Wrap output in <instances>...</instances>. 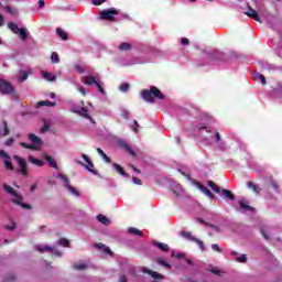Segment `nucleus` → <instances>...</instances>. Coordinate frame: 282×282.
I'll return each instance as SVG.
<instances>
[{
	"label": "nucleus",
	"mask_w": 282,
	"mask_h": 282,
	"mask_svg": "<svg viewBox=\"0 0 282 282\" xmlns=\"http://www.w3.org/2000/svg\"><path fill=\"white\" fill-rule=\"evenodd\" d=\"M118 50L119 52H131L133 46L127 42H123L118 46Z\"/></svg>",
	"instance_id": "obj_22"
},
{
	"label": "nucleus",
	"mask_w": 282,
	"mask_h": 282,
	"mask_svg": "<svg viewBox=\"0 0 282 282\" xmlns=\"http://www.w3.org/2000/svg\"><path fill=\"white\" fill-rule=\"evenodd\" d=\"M181 43H182L183 45H189L191 41H189L187 37H183V39L181 40Z\"/></svg>",
	"instance_id": "obj_60"
},
{
	"label": "nucleus",
	"mask_w": 282,
	"mask_h": 282,
	"mask_svg": "<svg viewBox=\"0 0 282 282\" xmlns=\"http://www.w3.org/2000/svg\"><path fill=\"white\" fill-rule=\"evenodd\" d=\"M182 237H184L185 239H189V241H193L194 239H196L193 234H191V231H183L182 232Z\"/></svg>",
	"instance_id": "obj_43"
},
{
	"label": "nucleus",
	"mask_w": 282,
	"mask_h": 282,
	"mask_svg": "<svg viewBox=\"0 0 282 282\" xmlns=\"http://www.w3.org/2000/svg\"><path fill=\"white\" fill-rule=\"evenodd\" d=\"M172 257H175V259H184V253H177L176 256H175V251H172Z\"/></svg>",
	"instance_id": "obj_58"
},
{
	"label": "nucleus",
	"mask_w": 282,
	"mask_h": 282,
	"mask_svg": "<svg viewBox=\"0 0 282 282\" xmlns=\"http://www.w3.org/2000/svg\"><path fill=\"white\" fill-rule=\"evenodd\" d=\"M37 250L41 253H43V252H54V248H52L51 246H37Z\"/></svg>",
	"instance_id": "obj_33"
},
{
	"label": "nucleus",
	"mask_w": 282,
	"mask_h": 282,
	"mask_svg": "<svg viewBox=\"0 0 282 282\" xmlns=\"http://www.w3.org/2000/svg\"><path fill=\"white\" fill-rule=\"evenodd\" d=\"M116 14H120V11L118 9L111 8L100 11V19H102L104 21H116V19L113 18L116 17Z\"/></svg>",
	"instance_id": "obj_5"
},
{
	"label": "nucleus",
	"mask_w": 282,
	"mask_h": 282,
	"mask_svg": "<svg viewBox=\"0 0 282 282\" xmlns=\"http://www.w3.org/2000/svg\"><path fill=\"white\" fill-rule=\"evenodd\" d=\"M4 10L9 13L12 14V17H18L19 15V10L17 8H12L10 6L4 7Z\"/></svg>",
	"instance_id": "obj_29"
},
{
	"label": "nucleus",
	"mask_w": 282,
	"mask_h": 282,
	"mask_svg": "<svg viewBox=\"0 0 282 282\" xmlns=\"http://www.w3.org/2000/svg\"><path fill=\"white\" fill-rule=\"evenodd\" d=\"M57 177H58L59 180H62V182H64L65 188H67V186H70V184H69V177H67V175H65V174H58Z\"/></svg>",
	"instance_id": "obj_37"
},
{
	"label": "nucleus",
	"mask_w": 282,
	"mask_h": 282,
	"mask_svg": "<svg viewBox=\"0 0 282 282\" xmlns=\"http://www.w3.org/2000/svg\"><path fill=\"white\" fill-rule=\"evenodd\" d=\"M207 185L209 186V188H212V191H214V193H216V195L221 194V188L219 187V185H217V183L213 181H208Z\"/></svg>",
	"instance_id": "obj_18"
},
{
	"label": "nucleus",
	"mask_w": 282,
	"mask_h": 282,
	"mask_svg": "<svg viewBox=\"0 0 282 282\" xmlns=\"http://www.w3.org/2000/svg\"><path fill=\"white\" fill-rule=\"evenodd\" d=\"M58 242L63 248H69V240L67 238H59Z\"/></svg>",
	"instance_id": "obj_41"
},
{
	"label": "nucleus",
	"mask_w": 282,
	"mask_h": 282,
	"mask_svg": "<svg viewBox=\"0 0 282 282\" xmlns=\"http://www.w3.org/2000/svg\"><path fill=\"white\" fill-rule=\"evenodd\" d=\"M118 147H120V149H123V151L126 153H129V155H132V158H135L138 154L135 153V151H133V149H131V145H129V143L124 140H118L117 141Z\"/></svg>",
	"instance_id": "obj_10"
},
{
	"label": "nucleus",
	"mask_w": 282,
	"mask_h": 282,
	"mask_svg": "<svg viewBox=\"0 0 282 282\" xmlns=\"http://www.w3.org/2000/svg\"><path fill=\"white\" fill-rule=\"evenodd\" d=\"M8 28H9V30H11V32H12L13 34H19V25H17V23H14V22H9V23H8Z\"/></svg>",
	"instance_id": "obj_34"
},
{
	"label": "nucleus",
	"mask_w": 282,
	"mask_h": 282,
	"mask_svg": "<svg viewBox=\"0 0 282 282\" xmlns=\"http://www.w3.org/2000/svg\"><path fill=\"white\" fill-rule=\"evenodd\" d=\"M236 261H238V263H247L248 257L246 254H241L240 257L236 258Z\"/></svg>",
	"instance_id": "obj_47"
},
{
	"label": "nucleus",
	"mask_w": 282,
	"mask_h": 282,
	"mask_svg": "<svg viewBox=\"0 0 282 282\" xmlns=\"http://www.w3.org/2000/svg\"><path fill=\"white\" fill-rule=\"evenodd\" d=\"M102 159L105 160V162H107V164H111V159L107 154H105Z\"/></svg>",
	"instance_id": "obj_62"
},
{
	"label": "nucleus",
	"mask_w": 282,
	"mask_h": 282,
	"mask_svg": "<svg viewBox=\"0 0 282 282\" xmlns=\"http://www.w3.org/2000/svg\"><path fill=\"white\" fill-rule=\"evenodd\" d=\"M3 188L7 193H9V195H12V197H17V199H19V197H21V195H19V193H17L14 191V188H12L10 185L8 184H4L3 185Z\"/></svg>",
	"instance_id": "obj_19"
},
{
	"label": "nucleus",
	"mask_w": 282,
	"mask_h": 282,
	"mask_svg": "<svg viewBox=\"0 0 282 282\" xmlns=\"http://www.w3.org/2000/svg\"><path fill=\"white\" fill-rule=\"evenodd\" d=\"M12 204L21 206V208H24L26 210H32V205L23 203V196L21 195L18 198H13Z\"/></svg>",
	"instance_id": "obj_12"
},
{
	"label": "nucleus",
	"mask_w": 282,
	"mask_h": 282,
	"mask_svg": "<svg viewBox=\"0 0 282 282\" xmlns=\"http://www.w3.org/2000/svg\"><path fill=\"white\" fill-rule=\"evenodd\" d=\"M43 78H44L45 80H48L50 83H54V80H56L55 75L52 74V73H47V72H44V73H43Z\"/></svg>",
	"instance_id": "obj_30"
},
{
	"label": "nucleus",
	"mask_w": 282,
	"mask_h": 282,
	"mask_svg": "<svg viewBox=\"0 0 282 282\" xmlns=\"http://www.w3.org/2000/svg\"><path fill=\"white\" fill-rule=\"evenodd\" d=\"M196 221H198V224H204V226H206L207 228H213V230H216V232H219V227H217L213 224L206 223V220H204L202 218H197Z\"/></svg>",
	"instance_id": "obj_25"
},
{
	"label": "nucleus",
	"mask_w": 282,
	"mask_h": 282,
	"mask_svg": "<svg viewBox=\"0 0 282 282\" xmlns=\"http://www.w3.org/2000/svg\"><path fill=\"white\" fill-rule=\"evenodd\" d=\"M239 206L242 210H249L251 213L254 210V207L245 204L243 200H239Z\"/></svg>",
	"instance_id": "obj_36"
},
{
	"label": "nucleus",
	"mask_w": 282,
	"mask_h": 282,
	"mask_svg": "<svg viewBox=\"0 0 282 282\" xmlns=\"http://www.w3.org/2000/svg\"><path fill=\"white\" fill-rule=\"evenodd\" d=\"M183 175H185V177H187V180H191L192 184L194 186H196V188H198V191L200 193H204V195H206V197H208L209 199H215V194H213V192H210V189H208V187L204 186L202 183H199V181L191 178V176L186 175L185 173H183Z\"/></svg>",
	"instance_id": "obj_4"
},
{
	"label": "nucleus",
	"mask_w": 282,
	"mask_h": 282,
	"mask_svg": "<svg viewBox=\"0 0 282 282\" xmlns=\"http://www.w3.org/2000/svg\"><path fill=\"white\" fill-rule=\"evenodd\" d=\"M130 113H131V112H129V110H127V109H124V108H121L120 116H121V118H123V120H129Z\"/></svg>",
	"instance_id": "obj_42"
},
{
	"label": "nucleus",
	"mask_w": 282,
	"mask_h": 282,
	"mask_svg": "<svg viewBox=\"0 0 282 282\" xmlns=\"http://www.w3.org/2000/svg\"><path fill=\"white\" fill-rule=\"evenodd\" d=\"M4 166L8 171H14V165H12V158L4 160Z\"/></svg>",
	"instance_id": "obj_38"
},
{
	"label": "nucleus",
	"mask_w": 282,
	"mask_h": 282,
	"mask_svg": "<svg viewBox=\"0 0 282 282\" xmlns=\"http://www.w3.org/2000/svg\"><path fill=\"white\" fill-rule=\"evenodd\" d=\"M3 130L0 129V138H6V135H10V128H8V121L2 120L1 122Z\"/></svg>",
	"instance_id": "obj_16"
},
{
	"label": "nucleus",
	"mask_w": 282,
	"mask_h": 282,
	"mask_svg": "<svg viewBox=\"0 0 282 282\" xmlns=\"http://www.w3.org/2000/svg\"><path fill=\"white\" fill-rule=\"evenodd\" d=\"M74 268H75V270H86L87 264H85V263L75 264Z\"/></svg>",
	"instance_id": "obj_52"
},
{
	"label": "nucleus",
	"mask_w": 282,
	"mask_h": 282,
	"mask_svg": "<svg viewBox=\"0 0 282 282\" xmlns=\"http://www.w3.org/2000/svg\"><path fill=\"white\" fill-rule=\"evenodd\" d=\"M79 113L83 116V118H89V112L85 108H82Z\"/></svg>",
	"instance_id": "obj_51"
},
{
	"label": "nucleus",
	"mask_w": 282,
	"mask_h": 282,
	"mask_svg": "<svg viewBox=\"0 0 282 282\" xmlns=\"http://www.w3.org/2000/svg\"><path fill=\"white\" fill-rule=\"evenodd\" d=\"M28 138L32 144L21 142L20 147L23 149H30L31 151H40L41 147H43V140L34 133H29Z\"/></svg>",
	"instance_id": "obj_3"
},
{
	"label": "nucleus",
	"mask_w": 282,
	"mask_h": 282,
	"mask_svg": "<svg viewBox=\"0 0 282 282\" xmlns=\"http://www.w3.org/2000/svg\"><path fill=\"white\" fill-rule=\"evenodd\" d=\"M6 147H12L14 144V138H9L6 142H4Z\"/></svg>",
	"instance_id": "obj_54"
},
{
	"label": "nucleus",
	"mask_w": 282,
	"mask_h": 282,
	"mask_svg": "<svg viewBox=\"0 0 282 282\" xmlns=\"http://www.w3.org/2000/svg\"><path fill=\"white\" fill-rule=\"evenodd\" d=\"M56 34H58L62 41H67V39L69 37L67 33H65V31H63V29L61 28L56 29Z\"/></svg>",
	"instance_id": "obj_32"
},
{
	"label": "nucleus",
	"mask_w": 282,
	"mask_h": 282,
	"mask_svg": "<svg viewBox=\"0 0 282 282\" xmlns=\"http://www.w3.org/2000/svg\"><path fill=\"white\" fill-rule=\"evenodd\" d=\"M141 98H143L145 100V102H155L154 98H159V100H164L166 98V96H164V94H162V90H160L158 87L155 86H151L150 90L149 89H143L141 91Z\"/></svg>",
	"instance_id": "obj_2"
},
{
	"label": "nucleus",
	"mask_w": 282,
	"mask_h": 282,
	"mask_svg": "<svg viewBox=\"0 0 282 282\" xmlns=\"http://www.w3.org/2000/svg\"><path fill=\"white\" fill-rule=\"evenodd\" d=\"M13 160H15V162H18L19 166H20V173L21 175L26 176L28 175V163L25 162V160H23L21 156L19 155H14Z\"/></svg>",
	"instance_id": "obj_11"
},
{
	"label": "nucleus",
	"mask_w": 282,
	"mask_h": 282,
	"mask_svg": "<svg viewBox=\"0 0 282 282\" xmlns=\"http://www.w3.org/2000/svg\"><path fill=\"white\" fill-rule=\"evenodd\" d=\"M132 182H133V184H137L138 186H142V180H140L135 176L132 177Z\"/></svg>",
	"instance_id": "obj_55"
},
{
	"label": "nucleus",
	"mask_w": 282,
	"mask_h": 282,
	"mask_svg": "<svg viewBox=\"0 0 282 282\" xmlns=\"http://www.w3.org/2000/svg\"><path fill=\"white\" fill-rule=\"evenodd\" d=\"M95 246L99 250H102L106 254H110V256L113 254V252H111V248L107 247L105 243L99 242V243H97Z\"/></svg>",
	"instance_id": "obj_24"
},
{
	"label": "nucleus",
	"mask_w": 282,
	"mask_h": 282,
	"mask_svg": "<svg viewBox=\"0 0 282 282\" xmlns=\"http://www.w3.org/2000/svg\"><path fill=\"white\" fill-rule=\"evenodd\" d=\"M82 158L87 164L85 165L83 162H79V164H82V166H85V169H87L89 173H93V175H98V170H94V162L89 160V156L87 154H83Z\"/></svg>",
	"instance_id": "obj_7"
},
{
	"label": "nucleus",
	"mask_w": 282,
	"mask_h": 282,
	"mask_svg": "<svg viewBox=\"0 0 282 282\" xmlns=\"http://www.w3.org/2000/svg\"><path fill=\"white\" fill-rule=\"evenodd\" d=\"M118 147H120V149H123V151L126 153H129V155H132V158H135L138 154L135 153V151H133V149H131V145H129V143L124 140H118L117 141Z\"/></svg>",
	"instance_id": "obj_9"
},
{
	"label": "nucleus",
	"mask_w": 282,
	"mask_h": 282,
	"mask_svg": "<svg viewBox=\"0 0 282 282\" xmlns=\"http://www.w3.org/2000/svg\"><path fill=\"white\" fill-rule=\"evenodd\" d=\"M0 158H4V160H10V156L8 152H4L3 150H0Z\"/></svg>",
	"instance_id": "obj_53"
},
{
	"label": "nucleus",
	"mask_w": 282,
	"mask_h": 282,
	"mask_svg": "<svg viewBox=\"0 0 282 282\" xmlns=\"http://www.w3.org/2000/svg\"><path fill=\"white\" fill-rule=\"evenodd\" d=\"M212 250H214V252H221V248H219L217 243L212 245Z\"/></svg>",
	"instance_id": "obj_56"
},
{
	"label": "nucleus",
	"mask_w": 282,
	"mask_h": 282,
	"mask_svg": "<svg viewBox=\"0 0 282 282\" xmlns=\"http://www.w3.org/2000/svg\"><path fill=\"white\" fill-rule=\"evenodd\" d=\"M29 162H31V164H35V166H43V164H45L42 160L34 156H29Z\"/></svg>",
	"instance_id": "obj_31"
},
{
	"label": "nucleus",
	"mask_w": 282,
	"mask_h": 282,
	"mask_svg": "<svg viewBox=\"0 0 282 282\" xmlns=\"http://www.w3.org/2000/svg\"><path fill=\"white\" fill-rule=\"evenodd\" d=\"M215 142L216 144H220V149H226V144H224V140H221V134L219 132L215 133Z\"/></svg>",
	"instance_id": "obj_28"
},
{
	"label": "nucleus",
	"mask_w": 282,
	"mask_h": 282,
	"mask_svg": "<svg viewBox=\"0 0 282 282\" xmlns=\"http://www.w3.org/2000/svg\"><path fill=\"white\" fill-rule=\"evenodd\" d=\"M112 169H115L119 175H122V177H129V173L124 172V169L120 164L112 163Z\"/></svg>",
	"instance_id": "obj_15"
},
{
	"label": "nucleus",
	"mask_w": 282,
	"mask_h": 282,
	"mask_svg": "<svg viewBox=\"0 0 282 282\" xmlns=\"http://www.w3.org/2000/svg\"><path fill=\"white\" fill-rule=\"evenodd\" d=\"M128 232H129V235H135L137 237H142V232L138 228H134V227H129Z\"/></svg>",
	"instance_id": "obj_35"
},
{
	"label": "nucleus",
	"mask_w": 282,
	"mask_h": 282,
	"mask_svg": "<svg viewBox=\"0 0 282 282\" xmlns=\"http://www.w3.org/2000/svg\"><path fill=\"white\" fill-rule=\"evenodd\" d=\"M43 158L47 161V164L48 166H51V169L58 170V164L56 163V161H54V158L50 156L48 154H43Z\"/></svg>",
	"instance_id": "obj_14"
},
{
	"label": "nucleus",
	"mask_w": 282,
	"mask_h": 282,
	"mask_svg": "<svg viewBox=\"0 0 282 282\" xmlns=\"http://www.w3.org/2000/svg\"><path fill=\"white\" fill-rule=\"evenodd\" d=\"M41 107H56V102H52L50 100H41L37 101L36 104V108H41Z\"/></svg>",
	"instance_id": "obj_21"
},
{
	"label": "nucleus",
	"mask_w": 282,
	"mask_h": 282,
	"mask_svg": "<svg viewBox=\"0 0 282 282\" xmlns=\"http://www.w3.org/2000/svg\"><path fill=\"white\" fill-rule=\"evenodd\" d=\"M119 282H127V275H121Z\"/></svg>",
	"instance_id": "obj_64"
},
{
	"label": "nucleus",
	"mask_w": 282,
	"mask_h": 282,
	"mask_svg": "<svg viewBox=\"0 0 282 282\" xmlns=\"http://www.w3.org/2000/svg\"><path fill=\"white\" fill-rule=\"evenodd\" d=\"M45 131H50V124L47 122H45L44 126L41 128L42 133H45Z\"/></svg>",
	"instance_id": "obj_57"
},
{
	"label": "nucleus",
	"mask_w": 282,
	"mask_h": 282,
	"mask_svg": "<svg viewBox=\"0 0 282 282\" xmlns=\"http://www.w3.org/2000/svg\"><path fill=\"white\" fill-rule=\"evenodd\" d=\"M51 61H52V63H54V64L61 63V58L58 57V53H52V55H51Z\"/></svg>",
	"instance_id": "obj_45"
},
{
	"label": "nucleus",
	"mask_w": 282,
	"mask_h": 282,
	"mask_svg": "<svg viewBox=\"0 0 282 282\" xmlns=\"http://www.w3.org/2000/svg\"><path fill=\"white\" fill-rule=\"evenodd\" d=\"M0 93L3 95L14 94V86H11L6 79H0Z\"/></svg>",
	"instance_id": "obj_6"
},
{
	"label": "nucleus",
	"mask_w": 282,
	"mask_h": 282,
	"mask_svg": "<svg viewBox=\"0 0 282 282\" xmlns=\"http://www.w3.org/2000/svg\"><path fill=\"white\" fill-rule=\"evenodd\" d=\"M209 272H212V274H221V271H219L218 269H210Z\"/></svg>",
	"instance_id": "obj_61"
},
{
	"label": "nucleus",
	"mask_w": 282,
	"mask_h": 282,
	"mask_svg": "<svg viewBox=\"0 0 282 282\" xmlns=\"http://www.w3.org/2000/svg\"><path fill=\"white\" fill-rule=\"evenodd\" d=\"M97 221H99L100 224H104V226H109V224H111L109 221V218H107V216L102 214L97 215Z\"/></svg>",
	"instance_id": "obj_27"
},
{
	"label": "nucleus",
	"mask_w": 282,
	"mask_h": 282,
	"mask_svg": "<svg viewBox=\"0 0 282 282\" xmlns=\"http://www.w3.org/2000/svg\"><path fill=\"white\" fill-rule=\"evenodd\" d=\"M69 193H72L73 195H75V197H80V192H78V189L72 185H67L66 187Z\"/></svg>",
	"instance_id": "obj_39"
},
{
	"label": "nucleus",
	"mask_w": 282,
	"mask_h": 282,
	"mask_svg": "<svg viewBox=\"0 0 282 282\" xmlns=\"http://www.w3.org/2000/svg\"><path fill=\"white\" fill-rule=\"evenodd\" d=\"M97 153H99L101 158L106 154L105 151H102L100 148H97Z\"/></svg>",
	"instance_id": "obj_63"
},
{
	"label": "nucleus",
	"mask_w": 282,
	"mask_h": 282,
	"mask_svg": "<svg viewBox=\"0 0 282 282\" xmlns=\"http://www.w3.org/2000/svg\"><path fill=\"white\" fill-rule=\"evenodd\" d=\"M28 76H29V74H28V72H25V70H22V72H20V80H28Z\"/></svg>",
	"instance_id": "obj_50"
},
{
	"label": "nucleus",
	"mask_w": 282,
	"mask_h": 282,
	"mask_svg": "<svg viewBox=\"0 0 282 282\" xmlns=\"http://www.w3.org/2000/svg\"><path fill=\"white\" fill-rule=\"evenodd\" d=\"M246 11H243V14L249 17V19H252L253 21H258V23H262L261 15H259V12H263L265 10V6H263V2L253 1L250 3H246Z\"/></svg>",
	"instance_id": "obj_1"
},
{
	"label": "nucleus",
	"mask_w": 282,
	"mask_h": 282,
	"mask_svg": "<svg viewBox=\"0 0 282 282\" xmlns=\"http://www.w3.org/2000/svg\"><path fill=\"white\" fill-rule=\"evenodd\" d=\"M158 263H160V265H164V268H167L169 270H171V264L166 263L162 258L158 259Z\"/></svg>",
	"instance_id": "obj_49"
},
{
	"label": "nucleus",
	"mask_w": 282,
	"mask_h": 282,
	"mask_svg": "<svg viewBox=\"0 0 282 282\" xmlns=\"http://www.w3.org/2000/svg\"><path fill=\"white\" fill-rule=\"evenodd\" d=\"M85 83L88 86L96 85V87L99 90V94H104L105 95V88H102V84H100L99 80H96V77H94V76H86L85 77Z\"/></svg>",
	"instance_id": "obj_8"
},
{
	"label": "nucleus",
	"mask_w": 282,
	"mask_h": 282,
	"mask_svg": "<svg viewBox=\"0 0 282 282\" xmlns=\"http://www.w3.org/2000/svg\"><path fill=\"white\" fill-rule=\"evenodd\" d=\"M6 230H14L17 228V224L12 223L11 226H4Z\"/></svg>",
	"instance_id": "obj_59"
},
{
	"label": "nucleus",
	"mask_w": 282,
	"mask_h": 282,
	"mask_svg": "<svg viewBox=\"0 0 282 282\" xmlns=\"http://www.w3.org/2000/svg\"><path fill=\"white\" fill-rule=\"evenodd\" d=\"M142 272H143V274H150V276H152V279H154V281H162V279H164V275H162L153 270H150L148 268H143Z\"/></svg>",
	"instance_id": "obj_13"
},
{
	"label": "nucleus",
	"mask_w": 282,
	"mask_h": 282,
	"mask_svg": "<svg viewBox=\"0 0 282 282\" xmlns=\"http://www.w3.org/2000/svg\"><path fill=\"white\" fill-rule=\"evenodd\" d=\"M18 34L22 41H25V39H28V31H25V29H19Z\"/></svg>",
	"instance_id": "obj_40"
},
{
	"label": "nucleus",
	"mask_w": 282,
	"mask_h": 282,
	"mask_svg": "<svg viewBox=\"0 0 282 282\" xmlns=\"http://www.w3.org/2000/svg\"><path fill=\"white\" fill-rule=\"evenodd\" d=\"M131 129H132V131H134V133H138V131L140 129V123H138V120H133V122L131 124Z\"/></svg>",
	"instance_id": "obj_46"
},
{
	"label": "nucleus",
	"mask_w": 282,
	"mask_h": 282,
	"mask_svg": "<svg viewBox=\"0 0 282 282\" xmlns=\"http://www.w3.org/2000/svg\"><path fill=\"white\" fill-rule=\"evenodd\" d=\"M252 78L253 80H259L262 85H267L265 76L260 73H253Z\"/></svg>",
	"instance_id": "obj_26"
},
{
	"label": "nucleus",
	"mask_w": 282,
	"mask_h": 282,
	"mask_svg": "<svg viewBox=\"0 0 282 282\" xmlns=\"http://www.w3.org/2000/svg\"><path fill=\"white\" fill-rule=\"evenodd\" d=\"M119 89H120V91H123L126 94L127 91H129L130 86L128 83H123L120 85Z\"/></svg>",
	"instance_id": "obj_48"
},
{
	"label": "nucleus",
	"mask_w": 282,
	"mask_h": 282,
	"mask_svg": "<svg viewBox=\"0 0 282 282\" xmlns=\"http://www.w3.org/2000/svg\"><path fill=\"white\" fill-rule=\"evenodd\" d=\"M221 194L226 199H229L230 202H235V194L230 189H221Z\"/></svg>",
	"instance_id": "obj_23"
},
{
	"label": "nucleus",
	"mask_w": 282,
	"mask_h": 282,
	"mask_svg": "<svg viewBox=\"0 0 282 282\" xmlns=\"http://www.w3.org/2000/svg\"><path fill=\"white\" fill-rule=\"evenodd\" d=\"M248 188H250V191H252V193H254L256 195H259L261 193V187L257 184H254L253 182H248L247 183Z\"/></svg>",
	"instance_id": "obj_17"
},
{
	"label": "nucleus",
	"mask_w": 282,
	"mask_h": 282,
	"mask_svg": "<svg viewBox=\"0 0 282 282\" xmlns=\"http://www.w3.org/2000/svg\"><path fill=\"white\" fill-rule=\"evenodd\" d=\"M153 246L159 248V250H162V252H169V250H171V248H169V245L164 242L154 241Z\"/></svg>",
	"instance_id": "obj_20"
},
{
	"label": "nucleus",
	"mask_w": 282,
	"mask_h": 282,
	"mask_svg": "<svg viewBox=\"0 0 282 282\" xmlns=\"http://www.w3.org/2000/svg\"><path fill=\"white\" fill-rule=\"evenodd\" d=\"M194 243H197V246L200 248V250H206V246H204V241L199 240L198 238L193 239Z\"/></svg>",
	"instance_id": "obj_44"
}]
</instances>
